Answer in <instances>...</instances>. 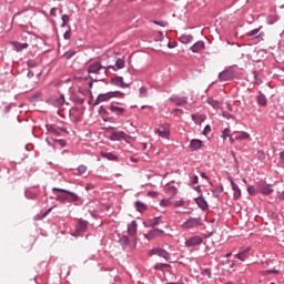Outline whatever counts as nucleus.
<instances>
[{
    "instance_id": "nucleus-27",
    "label": "nucleus",
    "mask_w": 284,
    "mask_h": 284,
    "mask_svg": "<svg viewBox=\"0 0 284 284\" xmlns=\"http://www.w3.org/2000/svg\"><path fill=\"white\" fill-rule=\"evenodd\" d=\"M260 29H253L246 33V37H253L254 39H261Z\"/></svg>"
},
{
    "instance_id": "nucleus-36",
    "label": "nucleus",
    "mask_w": 284,
    "mask_h": 284,
    "mask_svg": "<svg viewBox=\"0 0 284 284\" xmlns=\"http://www.w3.org/2000/svg\"><path fill=\"white\" fill-rule=\"evenodd\" d=\"M247 139H250V135L247 132H242L240 135L235 136L236 141H245Z\"/></svg>"
},
{
    "instance_id": "nucleus-40",
    "label": "nucleus",
    "mask_w": 284,
    "mask_h": 284,
    "mask_svg": "<svg viewBox=\"0 0 284 284\" xmlns=\"http://www.w3.org/2000/svg\"><path fill=\"white\" fill-rule=\"evenodd\" d=\"M148 97V88L141 87L140 88V99H145Z\"/></svg>"
},
{
    "instance_id": "nucleus-6",
    "label": "nucleus",
    "mask_w": 284,
    "mask_h": 284,
    "mask_svg": "<svg viewBox=\"0 0 284 284\" xmlns=\"http://www.w3.org/2000/svg\"><path fill=\"white\" fill-rule=\"evenodd\" d=\"M47 130L52 136H61V132H65V129L52 124H47Z\"/></svg>"
},
{
    "instance_id": "nucleus-42",
    "label": "nucleus",
    "mask_w": 284,
    "mask_h": 284,
    "mask_svg": "<svg viewBox=\"0 0 284 284\" xmlns=\"http://www.w3.org/2000/svg\"><path fill=\"white\" fill-rule=\"evenodd\" d=\"M183 205H187V202H185L184 200H179L175 203H173L174 207H183Z\"/></svg>"
},
{
    "instance_id": "nucleus-57",
    "label": "nucleus",
    "mask_w": 284,
    "mask_h": 284,
    "mask_svg": "<svg viewBox=\"0 0 284 284\" xmlns=\"http://www.w3.org/2000/svg\"><path fill=\"white\" fill-rule=\"evenodd\" d=\"M50 14L51 17H57V8H52Z\"/></svg>"
},
{
    "instance_id": "nucleus-5",
    "label": "nucleus",
    "mask_w": 284,
    "mask_h": 284,
    "mask_svg": "<svg viewBox=\"0 0 284 284\" xmlns=\"http://www.w3.org/2000/svg\"><path fill=\"white\" fill-rule=\"evenodd\" d=\"M201 243H203V237L195 235L185 241V246L186 247H196V245H201Z\"/></svg>"
},
{
    "instance_id": "nucleus-8",
    "label": "nucleus",
    "mask_w": 284,
    "mask_h": 284,
    "mask_svg": "<svg viewBox=\"0 0 284 284\" xmlns=\"http://www.w3.org/2000/svg\"><path fill=\"white\" fill-rule=\"evenodd\" d=\"M156 134L162 139H170V125L164 124L160 129L156 130Z\"/></svg>"
},
{
    "instance_id": "nucleus-50",
    "label": "nucleus",
    "mask_w": 284,
    "mask_h": 284,
    "mask_svg": "<svg viewBox=\"0 0 284 284\" xmlns=\"http://www.w3.org/2000/svg\"><path fill=\"white\" fill-rule=\"evenodd\" d=\"M37 99H41V93H37L30 98V101H37Z\"/></svg>"
},
{
    "instance_id": "nucleus-32",
    "label": "nucleus",
    "mask_w": 284,
    "mask_h": 284,
    "mask_svg": "<svg viewBox=\"0 0 284 284\" xmlns=\"http://www.w3.org/2000/svg\"><path fill=\"white\" fill-rule=\"evenodd\" d=\"M192 39L194 38L190 34L180 37L181 43H184V44L191 43Z\"/></svg>"
},
{
    "instance_id": "nucleus-11",
    "label": "nucleus",
    "mask_w": 284,
    "mask_h": 284,
    "mask_svg": "<svg viewBox=\"0 0 284 284\" xmlns=\"http://www.w3.org/2000/svg\"><path fill=\"white\" fill-rule=\"evenodd\" d=\"M112 85H116L118 88H130V84L123 82L122 77H115L111 79Z\"/></svg>"
},
{
    "instance_id": "nucleus-55",
    "label": "nucleus",
    "mask_w": 284,
    "mask_h": 284,
    "mask_svg": "<svg viewBox=\"0 0 284 284\" xmlns=\"http://www.w3.org/2000/svg\"><path fill=\"white\" fill-rule=\"evenodd\" d=\"M264 274H278V271L270 270V271L264 272Z\"/></svg>"
},
{
    "instance_id": "nucleus-51",
    "label": "nucleus",
    "mask_w": 284,
    "mask_h": 284,
    "mask_svg": "<svg viewBox=\"0 0 284 284\" xmlns=\"http://www.w3.org/2000/svg\"><path fill=\"white\" fill-rule=\"evenodd\" d=\"M191 183H193V185H196V183H199V176L194 175V176L191 179Z\"/></svg>"
},
{
    "instance_id": "nucleus-17",
    "label": "nucleus",
    "mask_w": 284,
    "mask_h": 284,
    "mask_svg": "<svg viewBox=\"0 0 284 284\" xmlns=\"http://www.w3.org/2000/svg\"><path fill=\"white\" fill-rule=\"evenodd\" d=\"M170 101H172V103H175V105H187V98L174 97L171 98Z\"/></svg>"
},
{
    "instance_id": "nucleus-23",
    "label": "nucleus",
    "mask_w": 284,
    "mask_h": 284,
    "mask_svg": "<svg viewBox=\"0 0 284 284\" xmlns=\"http://www.w3.org/2000/svg\"><path fill=\"white\" fill-rule=\"evenodd\" d=\"M55 201H60V203H65V201H70V196L67 192H61V194H58L55 196Z\"/></svg>"
},
{
    "instance_id": "nucleus-45",
    "label": "nucleus",
    "mask_w": 284,
    "mask_h": 284,
    "mask_svg": "<svg viewBox=\"0 0 284 284\" xmlns=\"http://www.w3.org/2000/svg\"><path fill=\"white\" fill-rule=\"evenodd\" d=\"M78 172H79L80 174H85V172H88V166H85V165H80V166L78 168Z\"/></svg>"
},
{
    "instance_id": "nucleus-37",
    "label": "nucleus",
    "mask_w": 284,
    "mask_h": 284,
    "mask_svg": "<svg viewBox=\"0 0 284 284\" xmlns=\"http://www.w3.org/2000/svg\"><path fill=\"white\" fill-rule=\"evenodd\" d=\"M65 103V97L61 95L59 99H57L54 101V105H57V108H61V105H63Z\"/></svg>"
},
{
    "instance_id": "nucleus-1",
    "label": "nucleus",
    "mask_w": 284,
    "mask_h": 284,
    "mask_svg": "<svg viewBox=\"0 0 284 284\" xmlns=\"http://www.w3.org/2000/svg\"><path fill=\"white\" fill-rule=\"evenodd\" d=\"M123 93L121 91H113L108 93H101L98 95L93 105H99V103H103L105 101H110V99H116V97H121Z\"/></svg>"
},
{
    "instance_id": "nucleus-7",
    "label": "nucleus",
    "mask_w": 284,
    "mask_h": 284,
    "mask_svg": "<svg viewBox=\"0 0 284 284\" xmlns=\"http://www.w3.org/2000/svg\"><path fill=\"white\" fill-rule=\"evenodd\" d=\"M148 241H152L154 239H159V236H163V230L154 229L144 235Z\"/></svg>"
},
{
    "instance_id": "nucleus-41",
    "label": "nucleus",
    "mask_w": 284,
    "mask_h": 284,
    "mask_svg": "<svg viewBox=\"0 0 284 284\" xmlns=\"http://www.w3.org/2000/svg\"><path fill=\"white\" fill-rule=\"evenodd\" d=\"M247 192L248 194H251V196H255V194H258V191L253 185L247 186Z\"/></svg>"
},
{
    "instance_id": "nucleus-52",
    "label": "nucleus",
    "mask_w": 284,
    "mask_h": 284,
    "mask_svg": "<svg viewBox=\"0 0 284 284\" xmlns=\"http://www.w3.org/2000/svg\"><path fill=\"white\" fill-rule=\"evenodd\" d=\"M27 196H28V199H37V193H30V192H28L27 193Z\"/></svg>"
},
{
    "instance_id": "nucleus-59",
    "label": "nucleus",
    "mask_w": 284,
    "mask_h": 284,
    "mask_svg": "<svg viewBox=\"0 0 284 284\" xmlns=\"http://www.w3.org/2000/svg\"><path fill=\"white\" fill-rule=\"evenodd\" d=\"M226 110H229V112H232V104L226 103Z\"/></svg>"
},
{
    "instance_id": "nucleus-61",
    "label": "nucleus",
    "mask_w": 284,
    "mask_h": 284,
    "mask_svg": "<svg viewBox=\"0 0 284 284\" xmlns=\"http://www.w3.org/2000/svg\"><path fill=\"white\" fill-rule=\"evenodd\" d=\"M78 103H80V104L85 103V99L78 98Z\"/></svg>"
},
{
    "instance_id": "nucleus-2",
    "label": "nucleus",
    "mask_w": 284,
    "mask_h": 284,
    "mask_svg": "<svg viewBox=\"0 0 284 284\" xmlns=\"http://www.w3.org/2000/svg\"><path fill=\"white\" fill-rule=\"evenodd\" d=\"M149 256H160L164 261H170L172 257L170 253L162 247H155L149 251Z\"/></svg>"
},
{
    "instance_id": "nucleus-58",
    "label": "nucleus",
    "mask_w": 284,
    "mask_h": 284,
    "mask_svg": "<svg viewBox=\"0 0 284 284\" xmlns=\"http://www.w3.org/2000/svg\"><path fill=\"white\" fill-rule=\"evenodd\" d=\"M105 108L104 106H100V114H105Z\"/></svg>"
},
{
    "instance_id": "nucleus-60",
    "label": "nucleus",
    "mask_w": 284,
    "mask_h": 284,
    "mask_svg": "<svg viewBox=\"0 0 284 284\" xmlns=\"http://www.w3.org/2000/svg\"><path fill=\"white\" fill-rule=\"evenodd\" d=\"M32 77H34V72L29 71V72H28V78H29V79H32Z\"/></svg>"
},
{
    "instance_id": "nucleus-49",
    "label": "nucleus",
    "mask_w": 284,
    "mask_h": 284,
    "mask_svg": "<svg viewBox=\"0 0 284 284\" xmlns=\"http://www.w3.org/2000/svg\"><path fill=\"white\" fill-rule=\"evenodd\" d=\"M72 37V31L69 29L64 34H63V38L64 39H71Z\"/></svg>"
},
{
    "instance_id": "nucleus-21",
    "label": "nucleus",
    "mask_w": 284,
    "mask_h": 284,
    "mask_svg": "<svg viewBox=\"0 0 284 284\" xmlns=\"http://www.w3.org/2000/svg\"><path fill=\"white\" fill-rule=\"evenodd\" d=\"M205 48V42L203 41H197L195 44L191 47L192 52H201Z\"/></svg>"
},
{
    "instance_id": "nucleus-44",
    "label": "nucleus",
    "mask_w": 284,
    "mask_h": 284,
    "mask_svg": "<svg viewBox=\"0 0 284 284\" xmlns=\"http://www.w3.org/2000/svg\"><path fill=\"white\" fill-rule=\"evenodd\" d=\"M232 131H230V129H225L222 133L223 139H227L232 136Z\"/></svg>"
},
{
    "instance_id": "nucleus-19",
    "label": "nucleus",
    "mask_w": 284,
    "mask_h": 284,
    "mask_svg": "<svg viewBox=\"0 0 284 284\" xmlns=\"http://www.w3.org/2000/svg\"><path fill=\"white\" fill-rule=\"evenodd\" d=\"M191 150L196 151L203 148V141L201 140H192L190 144Z\"/></svg>"
},
{
    "instance_id": "nucleus-29",
    "label": "nucleus",
    "mask_w": 284,
    "mask_h": 284,
    "mask_svg": "<svg viewBox=\"0 0 284 284\" xmlns=\"http://www.w3.org/2000/svg\"><path fill=\"white\" fill-rule=\"evenodd\" d=\"M135 207L138 212H145V210H148V206L141 201L135 202Z\"/></svg>"
},
{
    "instance_id": "nucleus-3",
    "label": "nucleus",
    "mask_w": 284,
    "mask_h": 284,
    "mask_svg": "<svg viewBox=\"0 0 284 284\" xmlns=\"http://www.w3.org/2000/svg\"><path fill=\"white\" fill-rule=\"evenodd\" d=\"M203 225L201 217H191L182 224L183 230H192L193 227H199Z\"/></svg>"
},
{
    "instance_id": "nucleus-62",
    "label": "nucleus",
    "mask_w": 284,
    "mask_h": 284,
    "mask_svg": "<svg viewBox=\"0 0 284 284\" xmlns=\"http://www.w3.org/2000/svg\"><path fill=\"white\" fill-rule=\"evenodd\" d=\"M280 159L284 163V151L280 153Z\"/></svg>"
},
{
    "instance_id": "nucleus-24",
    "label": "nucleus",
    "mask_w": 284,
    "mask_h": 284,
    "mask_svg": "<svg viewBox=\"0 0 284 284\" xmlns=\"http://www.w3.org/2000/svg\"><path fill=\"white\" fill-rule=\"evenodd\" d=\"M250 254V248H246L235 255V258H239V261H245Z\"/></svg>"
},
{
    "instance_id": "nucleus-12",
    "label": "nucleus",
    "mask_w": 284,
    "mask_h": 284,
    "mask_svg": "<svg viewBox=\"0 0 284 284\" xmlns=\"http://www.w3.org/2000/svg\"><path fill=\"white\" fill-rule=\"evenodd\" d=\"M102 68H104V67L101 65V62H95V63L89 65L88 72H89V74H98V72L100 70H102Z\"/></svg>"
},
{
    "instance_id": "nucleus-25",
    "label": "nucleus",
    "mask_w": 284,
    "mask_h": 284,
    "mask_svg": "<svg viewBox=\"0 0 284 284\" xmlns=\"http://www.w3.org/2000/svg\"><path fill=\"white\" fill-rule=\"evenodd\" d=\"M128 232L131 236H134V234H136V221L131 222Z\"/></svg>"
},
{
    "instance_id": "nucleus-35",
    "label": "nucleus",
    "mask_w": 284,
    "mask_h": 284,
    "mask_svg": "<svg viewBox=\"0 0 284 284\" xmlns=\"http://www.w3.org/2000/svg\"><path fill=\"white\" fill-rule=\"evenodd\" d=\"M160 205L162 207H170L172 206V200L171 199H163L161 202H160Z\"/></svg>"
},
{
    "instance_id": "nucleus-30",
    "label": "nucleus",
    "mask_w": 284,
    "mask_h": 284,
    "mask_svg": "<svg viewBox=\"0 0 284 284\" xmlns=\"http://www.w3.org/2000/svg\"><path fill=\"white\" fill-rule=\"evenodd\" d=\"M257 103L260 105H262L263 108H265V105H267V99L265 98L264 94L257 95Z\"/></svg>"
},
{
    "instance_id": "nucleus-15",
    "label": "nucleus",
    "mask_w": 284,
    "mask_h": 284,
    "mask_svg": "<svg viewBox=\"0 0 284 284\" xmlns=\"http://www.w3.org/2000/svg\"><path fill=\"white\" fill-rule=\"evenodd\" d=\"M233 78H234V73L230 70L223 71L219 75L220 81H230V79H233Z\"/></svg>"
},
{
    "instance_id": "nucleus-13",
    "label": "nucleus",
    "mask_w": 284,
    "mask_h": 284,
    "mask_svg": "<svg viewBox=\"0 0 284 284\" xmlns=\"http://www.w3.org/2000/svg\"><path fill=\"white\" fill-rule=\"evenodd\" d=\"M231 185H232V190H233V199L234 201H239V199H241V189L239 187V185L236 183H234V180H231Z\"/></svg>"
},
{
    "instance_id": "nucleus-26",
    "label": "nucleus",
    "mask_w": 284,
    "mask_h": 284,
    "mask_svg": "<svg viewBox=\"0 0 284 284\" xmlns=\"http://www.w3.org/2000/svg\"><path fill=\"white\" fill-rule=\"evenodd\" d=\"M156 225H161V217H153L149 220V227H156Z\"/></svg>"
},
{
    "instance_id": "nucleus-33",
    "label": "nucleus",
    "mask_w": 284,
    "mask_h": 284,
    "mask_svg": "<svg viewBox=\"0 0 284 284\" xmlns=\"http://www.w3.org/2000/svg\"><path fill=\"white\" fill-rule=\"evenodd\" d=\"M221 194H223V186H216L214 190H213V196L215 199H219V196H221Z\"/></svg>"
},
{
    "instance_id": "nucleus-28",
    "label": "nucleus",
    "mask_w": 284,
    "mask_h": 284,
    "mask_svg": "<svg viewBox=\"0 0 284 284\" xmlns=\"http://www.w3.org/2000/svg\"><path fill=\"white\" fill-rule=\"evenodd\" d=\"M207 103H209V105H212V108H214L215 110H219V108H221V102H219L212 98L207 99Z\"/></svg>"
},
{
    "instance_id": "nucleus-4",
    "label": "nucleus",
    "mask_w": 284,
    "mask_h": 284,
    "mask_svg": "<svg viewBox=\"0 0 284 284\" xmlns=\"http://www.w3.org/2000/svg\"><path fill=\"white\" fill-rule=\"evenodd\" d=\"M110 141H128L130 135L123 131H113L109 136Z\"/></svg>"
},
{
    "instance_id": "nucleus-56",
    "label": "nucleus",
    "mask_w": 284,
    "mask_h": 284,
    "mask_svg": "<svg viewBox=\"0 0 284 284\" xmlns=\"http://www.w3.org/2000/svg\"><path fill=\"white\" fill-rule=\"evenodd\" d=\"M149 196H159V193L156 191H149Z\"/></svg>"
},
{
    "instance_id": "nucleus-9",
    "label": "nucleus",
    "mask_w": 284,
    "mask_h": 284,
    "mask_svg": "<svg viewBox=\"0 0 284 284\" xmlns=\"http://www.w3.org/2000/svg\"><path fill=\"white\" fill-rule=\"evenodd\" d=\"M53 192H67L68 196H69V200H67V201H70V203H74V202L79 201V195H77L75 193H72L68 190L53 187Z\"/></svg>"
},
{
    "instance_id": "nucleus-20",
    "label": "nucleus",
    "mask_w": 284,
    "mask_h": 284,
    "mask_svg": "<svg viewBox=\"0 0 284 284\" xmlns=\"http://www.w3.org/2000/svg\"><path fill=\"white\" fill-rule=\"evenodd\" d=\"M192 119L194 123H196V125H201V123H203V121H205L206 118L204 114L195 113V114H192Z\"/></svg>"
},
{
    "instance_id": "nucleus-18",
    "label": "nucleus",
    "mask_w": 284,
    "mask_h": 284,
    "mask_svg": "<svg viewBox=\"0 0 284 284\" xmlns=\"http://www.w3.org/2000/svg\"><path fill=\"white\" fill-rule=\"evenodd\" d=\"M109 110L113 113V114H116L118 116L123 114L125 112V109L124 108H121V106H116L114 104H111L109 106Z\"/></svg>"
},
{
    "instance_id": "nucleus-47",
    "label": "nucleus",
    "mask_w": 284,
    "mask_h": 284,
    "mask_svg": "<svg viewBox=\"0 0 284 284\" xmlns=\"http://www.w3.org/2000/svg\"><path fill=\"white\" fill-rule=\"evenodd\" d=\"M52 210H54V207L48 209V210L41 215V219H45V217L52 212Z\"/></svg>"
},
{
    "instance_id": "nucleus-22",
    "label": "nucleus",
    "mask_w": 284,
    "mask_h": 284,
    "mask_svg": "<svg viewBox=\"0 0 284 284\" xmlns=\"http://www.w3.org/2000/svg\"><path fill=\"white\" fill-rule=\"evenodd\" d=\"M195 203L199 205V207H201V210H207V202L205 199H203V196L195 199Z\"/></svg>"
},
{
    "instance_id": "nucleus-43",
    "label": "nucleus",
    "mask_w": 284,
    "mask_h": 284,
    "mask_svg": "<svg viewBox=\"0 0 284 284\" xmlns=\"http://www.w3.org/2000/svg\"><path fill=\"white\" fill-rule=\"evenodd\" d=\"M70 22V17L68 14L62 16V28H65L68 23Z\"/></svg>"
},
{
    "instance_id": "nucleus-34",
    "label": "nucleus",
    "mask_w": 284,
    "mask_h": 284,
    "mask_svg": "<svg viewBox=\"0 0 284 284\" xmlns=\"http://www.w3.org/2000/svg\"><path fill=\"white\" fill-rule=\"evenodd\" d=\"M13 45L18 52H21V50H26V48H28V43L21 44V43L14 42Z\"/></svg>"
},
{
    "instance_id": "nucleus-48",
    "label": "nucleus",
    "mask_w": 284,
    "mask_h": 284,
    "mask_svg": "<svg viewBox=\"0 0 284 284\" xmlns=\"http://www.w3.org/2000/svg\"><path fill=\"white\" fill-rule=\"evenodd\" d=\"M74 54H77L74 51L71 52H67L64 53L65 59H72V57H74Z\"/></svg>"
},
{
    "instance_id": "nucleus-38",
    "label": "nucleus",
    "mask_w": 284,
    "mask_h": 284,
    "mask_svg": "<svg viewBox=\"0 0 284 284\" xmlns=\"http://www.w3.org/2000/svg\"><path fill=\"white\" fill-rule=\"evenodd\" d=\"M120 244H121L123 247H126V245H130V237L123 235V236L120 239Z\"/></svg>"
},
{
    "instance_id": "nucleus-64",
    "label": "nucleus",
    "mask_w": 284,
    "mask_h": 284,
    "mask_svg": "<svg viewBox=\"0 0 284 284\" xmlns=\"http://www.w3.org/2000/svg\"><path fill=\"white\" fill-rule=\"evenodd\" d=\"M278 199H280L281 201H284V191L280 194Z\"/></svg>"
},
{
    "instance_id": "nucleus-10",
    "label": "nucleus",
    "mask_w": 284,
    "mask_h": 284,
    "mask_svg": "<svg viewBox=\"0 0 284 284\" xmlns=\"http://www.w3.org/2000/svg\"><path fill=\"white\" fill-rule=\"evenodd\" d=\"M257 187L258 192H261V194H264L265 196H270V194L274 192L271 184H260Z\"/></svg>"
},
{
    "instance_id": "nucleus-14",
    "label": "nucleus",
    "mask_w": 284,
    "mask_h": 284,
    "mask_svg": "<svg viewBox=\"0 0 284 284\" xmlns=\"http://www.w3.org/2000/svg\"><path fill=\"white\" fill-rule=\"evenodd\" d=\"M115 65L116 67H112V65H109V67H106V68H104L105 70H110V69H112V70H123V68H125V60H123V59H118L116 60V62H115Z\"/></svg>"
},
{
    "instance_id": "nucleus-53",
    "label": "nucleus",
    "mask_w": 284,
    "mask_h": 284,
    "mask_svg": "<svg viewBox=\"0 0 284 284\" xmlns=\"http://www.w3.org/2000/svg\"><path fill=\"white\" fill-rule=\"evenodd\" d=\"M55 143H59V145H61V148H65V141H63V140H55Z\"/></svg>"
},
{
    "instance_id": "nucleus-39",
    "label": "nucleus",
    "mask_w": 284,
    "mask_h": 284,
    "mask_svg": "<svg viewBox=\"0 0 284 284\" xmlns=\"http://www.w3.org/2000/svg\"><path fill=\"white\" fill-rule=\"evenodd\" d=\"M100 154L103 156V159H108L109 161H114V159H116V156H114L112 153L101 152Z\"/></svg>"
},
{
    "instance_id": "nucleus-46",
    "label": "nucleus",
    "mask_w": 284,
    "mask_h": 284,
    "mask_svg": "<svg viewBox=\"0 0 284 284\" xmlns=\"http://www.w3.org/2000/svg\"><path fill=\"white\" fill-rule=\"evenodd\" d=\"M212 132V128L210 125H206L204 128L203 134H205V136H207V134H210Z\"/></svg>"
},
{
    "instance_id": "nucleus-16",
    "label": "nucleus",
    "mask_w": 284,
    "mask_h": 284,
    "mask_svg": "<svg viewBox=\"0 0 284 284\" xmlns=\"http://www.w3.org/2000/svg\"><path fill=\"white\" fill-rule=\"evenodd\" d=\"M88 230V221L84 220H79L78 225H77V232L78 234H83Z\"/></svg>"
},
{
    "instance_id": "nucleus-31",
    "label": "nucleus",
    "mask_w": 284,
    "mask_h": 284,
    "mask_svg": "<svg viewBox=\"0 0 284 284\" xmlns=\"http://www.w3.org/2000/svg\"><path fill=\"white\" fill-rule=\"evenodd\" d=\"M168 267H171V265L165 263H158L154 265V270H158L160 272H163Z\"/></svg>"
},
{
    "instance_id": "nucleus-54",
    "label": "nucleus",
    "mask_w": 284,
    "mask_h": 284,
    "mask_svg": "<svg viewBox=\"0 0 284 284\" xmlns=\"http://www.w3.org/2000/svg\"><path fill=\"white\" fill-rule=\"evenodd\" d=\"M222 116H224V119H232V114L227 112H222Z\"/></svg>"
},
{
    "instance_id": "nucleus-63",
    "label": "nucleus",
    "mask_w": 284,
    "mask_h": 284,
    "mask_svg": "<svg viewBox=\"0 0 284 284\" xmlns=\"http://www.w3.org/2000/svg\"><path fill=\"white\" fill-rule=\"evenodd\" d=\"M88 92H90V91H85V90H81V89L79 90L80 94H88Z\"/></svg>"
}]
</instances>
